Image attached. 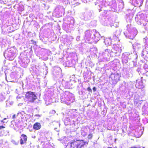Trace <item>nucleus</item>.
I'll use <instances>...</instances> for the list:
<instances>
[{"label":"nucleus","instance_id":"4c0bfd02","mask_svg":"<svg viewBox=\"0 0 148 148\" xmlns=\"http://www.w3.org/2000/svg\"><path fill=\"white\" fill-rule=\"evenodd\" d=\"M12 143L15 145H17L18 144V141H16L14 140H13L12 141Z\"/></svg>","mask_w":148,"mask_h":148},{"label":"nucleus","instance_id":"8fccbe9b","mask_svg":"<svg viewBox=\"0 0 148 148\" xmlns=\"http://www.w3.org/2000/svg\"><path fill=\"white\" fill-rule=\"evenodd\" d=\"M55 130H56L57 132H59V130L57 128H55L54 129Z\"/></svg>","mask_w":148,"mask_h":148},{"label":"nucleus","instance_id":"9b49d317","mask_svg":"<svg viewBox=\"0 0 148 148\" xmlns=\"http://www.w3.org/2000/svg\"><path fill=\"white\" fill-rule=\"evenodd\" d=\"M104 4L105 6L109 5L110 7L112 9V11L116 12L117 11V5L115 0H112L110 2H109L108 0L106 3H105Z\"/></svg>","mask_w":148,"mask_h":148},{"label":"nucleus","instance_id":"5fc2aeb1","mask_svg":"<svg viewBox=\"0 0 148 148\" xmlns=\"http://www.w3.org/2000/svg\"><path fill=\"white\" fill-rule=\"evenodd\" d=\"M32 137L34 138H35V136H33V137Z\"/></svg>","mask_w":148,"mask_h":148},{"label":"nucleus","instance_id":"7c9ffc66","mask_svg":"<svg viewBox=\"0 0 148 148\" xmlns=\"http://www.w3.org/2000/svg\"><path fill=\"white\" fill-rule=\"evenodd\" d=\"M61 71V69L60 67H58L56 68V69H55V71H54L53 73L56 76V74L54 73H56V75H59L60 74V72Z\"/></svg>","mask_w":148,"mask_h":148},{"label":"nucleus","instance_id":"603ef678","mask_svg":"<svg viewBox=\"0 0 148 148\" xmlns=\"http://www.w3.org/2000/svg\"><path fill=\"white\" fill-rule=\"evenodd\" d=\"M15 116H16V115L15 114H14L12 116V119H14L15 118Z\"/></svg>","mask_w":148,"mask_h":148},{"label":"nucleus","instance_id":"a18cd8bd","mask_svg":"<svg viewBox=\"0 0 148 148\" xmlns=\"http://www.w3.org/2000/svg\"><path fill=\"white\" fill-rule=\"evenodd\" d=\"M80 37L79 36H77L76 37V40L77 41H78L79 40H80Z\"/></svg>","mask_w":148,"mask_h":148},{"label":"nucleus","instance_id":"f704fd0d","mask_svg":"<svg viewBox=\"0 0 148 148\" xmlns=\"http://www.w3.org/2000/svg\"><path fill=\"white\" fill-rule=\"evenodd\" d=\"M101 23L103 25H104L108 26L109 23L108 21V19L106 20V22H105V19H103L101 21Z\"/></svg>","mask_w":148,"mask_h":148},{"label":"nucleus","instance_id":"680f3d73","mask_svg":"<svg viewBox=\"0 0 148 148\" xmlns=\"http://www.w3.org/2000/svg\"><path fill=\"white\" fill-rule=\"evenodd\" d=\"M21 112H20V113H21Z\"/></svg>","mask_w":148,"mask_h":148},{"label":"nucleus","instance_id":"9d476101","mask_svg":"<svg viewBox=\"0 0 148 148\" xmlns=\"http://www.w3.org/2000/svg\"><path fill=\"white\" fill-rule=\"evenodd\" d=\"M64 9L61 6H58L55 9L53 14L57 17H61L64 13Z\"/></svg>","mask_w":148,"mask_h":148},{"label":"nucleus","instance_id":"052dcab7","mask_svg":"<svg viewBox=\"0 0 148 148\" xmlns=\"http://www.w3.org/2000/svg\"><path fill=\"white\" fill-rule=\"evenodd\" d=\"M143 133V132L142 133H141V135Z\"/></svg>","mask_w":148,"mask_h":148},{"label":"nucleus","instance_id":"3c124183","mask_svg":"<svg viewBox=\"0 0 148 148\" xmlns=\"http://www.w3.org/2000/svg\"><path fill=\"white\" fill-rule=\"evenodd\" d=\"M35 116L38 117H40L41 116V115L39 114H36Z\"/></svg>","mask_w":148,"mask_h":148},{"label":"nucleus","instance_id":"20e7f679","mask_svg":"<svg viewBox=\"0 0 148 148\" xmlns=\"http://www.w3.org/2000/svg\"><path fill=\"white\" fill-rule=\"evenodd\" d=\"M17 50L14 47L8 48L4 53L5 58L10 60L14 59L16 56Z\"/></svg>","mask_w":148,"mask_h":148},{"label":"nucleus","instance_id":"7ed1b4c3","mask_svg":"<svg viewBox=\"0 0 148 148\" xmlns=\"http://www.w3.org/2000/svg\"><path fill=\"white\" fill-rule=\"evenodd\" d=\"M135 20L138 24L142 26H145L148 22V16L145 14L139 12L136 15Z\"/></svg>","mask_w":148,"mask_h":148},{"label":"nucleus","instance_id":"2eb2a0df","mask_svg":"<svg viewBox=\"0 0 148 148\" xmlns=\"http://www.w3.org/2000/svg\"><path fill=\"white\" fill-rule=\"evenodd\" d=\"M46 50L44 49H41L38 52L37 56H38L40 59L45 61L48 59V58L46 57L45 52Z\"/></svg>","mask_w":148,"mask_h":148},{"label":"nucleus","instance_id":"a19ab883","mask_svg":"<svg viewBox=\"0 0 148 148\" xmlns=\"http://www.w3.org/2000/svg\"><path fill=\"white\" fill-rule=\"evenodd\" d=\"M50 113L51 114H55L56 113V111L55 110H52L50 112Z\"/></svg>","mask_w":148,"mask_h":148},{"label":"nucleus","instance_id":"6ab92c4d","mask_svg":"<svg viewBox=\"0 0 148 148\" xmlns=\"http://www.w3.org/2000/svg\"><path fill=\"white\" fill-rule=\"evenodd\" d=\"M120 77V75L117 73L112 74L111 75V78L114 84H116L119 81Z\"/></svg>","mask_w":148,"mask_h":148},{"label":"nucleus","instance_id":"f3484780","mask_svg":"<svg viewBox=\"0 0 148 148\" xmlns=\"http://www.w3.org/2000/svg\"><path fill=\"white\" fill-rule=\"evenodd\" d=\"M144 0H130V2L134 6L140 7L143 4Z\"/></svg>","mask_w":148,"mask_h":148},{"label":"nucleus","instance_id":"a211bd4d","mask_svg":"<svg viewBox=\"0 0 148 148\" xmlns=\"http://www.w3.org/2000/svg\"><path fill=\"white\" fill-rule=\"evenodd\" d=\"M20 63L21 66L24 68H26L28 65V64L29 62V60L28 59L27 57H25L23 58H21L20 61H19Z\"/></svg>","mask_w":148,"mask_h":148},{"label":"nucleus","instance_id":"4468645a","mask_svg":"<svg viewBox=\"0 0 148 148\" xmlns=\"http://www.w3.org/2000/svg\"><path fill=\"white\" fill-rule=\"evenodd\" d=\"M110 50L106 49L104 51L101 52L100 53L101 56L104 58L103 61H109L110 60Z\"/></svg>","mask_w":148,"mask_h":148},{"label":"nucleus","instance_id":"79ce46f5","mask_svg":"<svg viewBox=\"0 0 148 148\" xmlns=\"http://www.w3.org/2000/svg\"><path fill=\"white\" fill-rule=\"evenodd\" d=\"M92 134H90L88 135V139H91L92 138Z\"/></svg>","mask_w":148,"mask_h":148},{"label":"nucleus","instance_id":"f257e3e1","mask_svg":"<svg viewBox=\"0 0 148 148\" xmlns=\"http://www.w3.org/2000/svg\"><path fill=\"white\" fill-rule=\"evenodd\" d=\"M85 34L84 39L86 42H90L93 40L95 43H97L100 39V34L95 29L86 31Z\"/></svg>","mask_w":148,"mask_h":148},{"label":"nucleus","instance_id":"ea45409f","mask_svg":"<svg viewBox=\"0 0 148 148\" xmlns=\"http://www.w3.org/2000/svg\"><path fill=\"white\" fill-rule=\"evenodd\" d=\"M6 118H4L3 119V120L1 121V123H7V122L8 121H6Z\"/></svg>","mask_w":148,"mask_h":148},{"label":"nucleus","instance_id":"473e14b6","mask_svg":"<svg viewBox=\"0 0 148 148\" xmlns=\"http://www.w3.org/2000/svg\"><path fill=\"white\" fill-rule=\"evenodd\" d=\"M133 47L134 49H139L141 48V45L137 43H135L133 45Z\"/></svg>","mask_w":148,"mask_h":148},{"label":"nucleus","instance_id":"c756f323","mask_svg":"<svg viewBox=\"0 0 148 148\" xmlns=\"http://www.w3.org/2000/svg\"><path fill=\"white\" fill-rule=\"evenodd\" d=\"M106 45H111V40L110 38H106L104 41Z\"/></svg>","mask_w":148,"mask_h":148},{"label":"nucleus","instance_id":"b1692460","mask_svg":"<svg viewBox=\"0 0 148 148\" xmlns=\"http://www.w3.org/2000/svg\"><path fill=\"white\" fill-rule=\"evenodd\" d=\"M63 84L64 85L65 87L66 88H72V84L71 82H63Z\"/></svg>","mask_w":148,"mask_h":148},{"label":"nucleus","instance_id":"393cba45","mask_svg":"<svg viewBox=\"0 0 148 148\" xmlns=\"http://www.w3.org/2000/svg\"><path fill=\"white\" fill-rule=\"evenodd\" d=\"M45 101H46V103L47 104H50L51 103L54 102L50 96H47L45 98Z\"/></svg>","mask_w":148,"mask_h":148},{"label":"nucleus","instance_id":"09e8293b","mask_svg":"<svg viewBox=\"0 0 148 148\" xmlns=\"http://www.w3.org/2000/svg\"><path fill=\"white\" fill-rule=\"evenodd\" d=\"M92 89L94 92H95L96 90V88L95 87H93Z\"/></svg>","mask_w":148,"mask_h":148},{"label":"nucleus","instance_id":"864d4df0","mask_svg":"<svg viewBox=\"0 0 148 148\" xmlns=\"http://www.w3.org/2000/svg\"><path fill=\"white\" fill-rule=\"evenodd\" d=\"M32 69V68H31L30 69V71H31V69Z\"/></svg>","mask_w":148,"mask_h":148},{"label":"nucleus","instance_id":"c85d7f7f","mask_svg":"<svg viewBox=\"0 0 148 148\" xmlns=\"http://www.w3.org/2000/svg\"><path fill=\"white\" fill-rule=\"evenodd\" d=\"M108 0H97V3H99V5L104 6V4L106 3Z\"/></svg>","mask_w":148,"mask_h":148},{"label":"nucleus","instance_id":"49530a36","mask_svg":"<svg viewBox=\"0 0 148 148\" xmlns=\"http://www.w3.org/2000/svg\"><path fill=\"white\" fill-rule=\"evenodd\" d=\"M146 5L148 8V0H147L146 1Z\"/></svg>","mask_w":148,"mask_h":148},{"label":"nucleus","instance_id":"39448f33","mask_svg":"<svg viewBox=\"0 0 148 148\" xmlns=\"http://www.w3.org/2000/svg\"><path fill=\"white\" fill-rule=\"evenodd\" d=\"M131 25L128 24L127 26V29L124 34L127 38L132 39L137 33V30L135 27H131Z\"/></svg>","mask_w":148,"mask_h":148},{"label":"nucleus","instance_id":"dca6fc26","mask_svg":"<svg viewBox=\"0 0 148 148\" xmlns=\"http://www.w3.org/2000/svg\"><path fill=\"white\" fill-rule=\"evenodd\" d=\"M121 30L120 29L116 30L112 35V39L116 41H119V37L121 34Z\"/></svg>","mask_w":148,"mask_h":148},{"label":"nucleus","instance_id":"13d9d810","mask_svg":"<svg viewBox=\"0 0 148 148\" xmlns=\"http://www.w3.org/2000/svg\"><path fill=\"white\" fill-rule=\"evenodd\" d=\"M40 39L41 40H43L41 38H40Z\"/></svg>","mask_w":148,"mask_h":148},{"label":"nucleus","instance_id":"c03bdc74","mask_svg":"<svg viewBox=\"0 0 148 148\" xmlns=\"http://www.w3.org/2000/svg\"><path fill=\"white\" fill-rule=\"evenodd\" d=\"M87 90L89 92H92V90L89 87H88V88L87 89Z\"/></svg>","mask_w":148,"mask_h":148},{"label":"nucleus","instance_id":"423d86ee","mask_svg":"<svg viewBox=\"0 0 148 148\" xmlns=\"http://www.w3.org/2000/svg\"><path fill=\"white\" fill-rule=\"evenodd\" d=\"M137 57L138 56L136 53H134L133 54H130L129 53H124L122 54V62L123 64H125L130 60H132L133 61L137 59Z\"/></svg>","mask_w":148,"mask_h":148},{"label":"nucleus","instance_id":"aec40b11","mask_svg":"<svg viewBox=\"0 0 148 148\" xmlns=\"http://www.w3.org/2000/svg\"><path fill=\"white\" fill-rule=\"evenodd\" d=\"M0 136H6L9 133V131L3 126H0Z\"/></svg>","mask_w":148,"mask_h":148},{"label":"nucleus","instance_id":"f8f14e48","mask_svg":"<svg viewBox=\"0 0 148 148\" xmlns=\"http://www.w3.org/2000/svg\"><path fill=\"white\" fill-rule=\"evenodd\" d=\"M26 98L27 99L28 101L31 102H34L37 99L36 95L35 92L31 91L26 92L25 95Z\"/></svg>","mask_w":148,"mask_h":148},{"label":"nucleus","instance_id":"1a4fd4ad","mask_svg":"<svg viewBox=\"0 0 148 148\" xmlns=\"http://www.w3.org/2000/svg\"><path fill=\"white\" fill-rule=\"evenodd\" d=\"M74 23V18L73 17H71L70 22L69 23L64 24L63 26V29L67 33L70 32L71 30L73 29Z\"/></svg>","mask_w":148,"mask_h":148},{"label":"nucleus","instance_id":"72a5a7b5","mask_svg":"<svg viewBox=\"0 0 148 148\" xmlns=\"http://www.w3.org/2000/svg\"><path fill=\"white\" fill-rule=\"evenodd\" d=\"M148 54V52L146 51L145 49H143L141 53V56L143 57H145Z\"/></svg>","mask_w":148,"mask_h":148},{"label":"nucleus","instance_id":"37998d69","mask_svg":"<svg viewBox=\"0 0 148 148\" xmlns=\"http://www.w3.org/2000/svg\"><path fill=\"white\" fill-rule=\"evenodd\" d=\"M71 116H73V118H75L77 117V114L76 113H74L72 115H71Z\"/></svg>","mask_w":148,"mask_h":148},{"label":"nucleus","instance_id":"c9c22d12","mask_svg":"<svg viewBox=\"0 0 148 148\" xmlns=\"http://www.w3.org/2000/svg\"><path fill=\"white\" fill-rule=\"evenodd\" d=\"M53 124H55L58 127H60V123L59 122H58L57 121V122H56L55 121H54Z\"/></svg>","mask_w":148,"mask_h":148},{"label":"nucleus","instance_id":"6e6552de","mask_svg":"<svg viewBox=\"0 0 148 148\" xmlns=\"http://www.w3.org/2000/svg\"><path fill=\"white\" fill-rule=\"evenodd\" d=\"M123 47L121 44H114L111 50H110V56L113 57L116 56L118 52L121 53Z\"/></svg>","mask_w":148,"mask_h":148},{"label":"nucleus","instance_id":"cd10ccee","mask_svg":"<svg viewBox=\"0 0 148 148\" xmlns=\"http://www.w3.org/2000/svg\"><path fill=\"white\" fill-rule=\"evenodd\" d=\"M71 120L68 117L66 118L64 120V123L65 125L66 126L68 125H70L71 123H70Z\"/></svg>","mask_w":148,"mask_h":148},{"label":"nucleus","instance_id":"de8ad7c7","mask_svg":"<svg viewBox=\"0 0 148 148\" xmlns=\"http://www.w3.org/2000/svg\"><path fill=\"white\" fill-rule=\"evenodd\" d=\"M31 42H32V43L34 44V45H36V42L35 41H34L33 40H32L31 41Z\"/></svg>","mask_w":148,"mask_h":148},{"label":"nucleus","instance_id":"e433bc0d","mask_svg":"<svg viewBox=\"0 0 148 148\" xmlns=\"http://www.w3.org/2000/svg\"><path fill=\"white\" fill-rule=\"evenodd\" d=\"M79 1L75 3V5H77L81 3V2H82V0H78Z\"/></svg>","mask_w":148,"mask_h":148},{"label":"nucleus","instance_id":"a878e982","mask_svg":"<svg viewBox=\"0 0 148 148\" xmlns=\"http://www.w3.org/2000/svg\"><path fill=\"white\" fill-rule=\"evenodd\" d=\"M41 126L40 123H36L33 125V128L35 130H37L40 129L41 127Z\"/></svg>","mask_w":148,"mask_h":148},{"label":"nucleus","instance_id":"58836bf2","mask_svg":"<svg viewBox=\"0 0 148 148\" xmlns=\"http://www.w3.org/2000/svg\"><path fill=\"white\" fill-rule=\"evenodd\" d=\"M82 134L84 136H85L87 134L85 132L84 130H82L81 131Z\"/></svg>","mask_w":148,"mask_h":148},{"label":"nucleus","instance_id":"4be33fe9","mask_svg":"<svg viewBox=\"0 0 148 148\" xmlns=\"http://www.w3.org/2000/svg\"><path fill=\"white\" fill-rule=\"evenodd\" d=\"M135 86L137 88H143V85L142 80L138 79L137 80Z\"/></svg>","mask_w":148,"mask_h":148},{"label":"nucleus","instance_id":"5701e85b","mask_svg":"<svg viewBox=\"0 0 148 148\" xmlns=\"http://www.w3.org/2000/svg\"><path fill=\"white\" fill-rule=\"evenodd\" d=\"M143 99H142V97L140 96H139L138 94H136L135 95L134 97V102L138 103L140 101H143Z\"/></svg>","mask_w":148,"mask_h":148},{"label":"nucleus","instance_id":"ddd939ff","mask_svg":"<svg viewBox=\"0 0 148 148\" xmlns=\"http://www.w3.org/2000/svg\"><path fill=\"white\" fill-rule=\"evenodd\" d=\"M92 17V12L90 11H86L82 12L80 15V18L85 21L89 20Z\"/></svg>","mask_w":148,"mask_h":148},{"label":"nucleus","instance_id":"f03ea898","mask_svg":"<svg viewBox=\"0 0 148 148\" xmlns=\"http://www.w3.org/2000/svg\"><path fill=\"white\" fill-rule=\"evenodd\" d=\"M60 99L62 103L69 105L74 100L73 95L68 91H66L60 94Z\"/></svg>","mask_w":148,"mask_h":148},{"label":"nucleus","instance_id":"0eeeda50","mask_svg":"<svg viewBox=\"0 0 148 148\" xmlns=\"http://www.w3.org/2000/svg\"><path fill=\"white\" fill-rule=\"evenodd\" d=\"M85 143L83 140H77L73 142H69L66 148H81L84 146Z\"/></svg>","mask_w":148,"mask_h":148},{"label":"nucleus","instance_id":"412c9836","mask_svg":"<svg viewBox=\"0 0 148 148\" xmlns=\"http://www.w3.org/2000/svg\"><path fill=\"white\" fill-rule=\"evenodd\" d=\"M20 138V144L22 145L23 144H25L27 140V136L25 134H23L21 135V137Z\"/></svg>","mask_w":148,"mask_h":148},{"label":"nucleus","instance_id":"4d7b16f0","mask_svg":"<svg viewBox=\"0 0 148 148\" xmlns=\"http://www.w3.org/2000/svg\"><path fill=\"white\" fill-rule=\"evenodd\" d=\"M20 112H19L18 113L17 115Z\"/></svg>","mask_w":148,"mask_h":148},{"label":"nucleus","instance_id":"bb28decb","mask_svg":"<svg viewBox=\"0 0 148 148\" xmlns=\"http://www.w3.org/2000/svg\"><path fill=\"white\" fill-rule=\"evenodd\" d=\"M124 3L122 0H120L118 7H117V10H121L124 8Z\"/></svg>","mask_w":148,"mask_h":148},{"label":"nucleus","instance_id":"bf43d9fd","mask_svg":"<svg viewBox=\"0 0 148 148\" xmlns=\"http://www.w3.org/2000/svg\"><path fill=\"white\" fill-rule=\"evenodd\" d=\"M122 131H123V129L122 130Z\"/></svg>","mask_w":148,"mask_h":148},{"label":"nucleus","instance_id":"2f4dec72","mask_svg":"<svg viewBox=\"0 0 148 148\" xmlns=\"http://www.w3.org/2000/svg\"><path fill=\"white\" fill-rule=\"evenodd\" d=\"M5 102L6 103V107L11 106L13 103V102L12 101H6Z\"/></svg>","mask_w":148,"mask_h":148},{"label":"nucleus","instance_id":"6e6d98bb","mask_svg":"<svg viewBox=\"0 0 148 148\" xmlns=\"http://www.w3.org/2000/svg\"><path fill=\"white\" fill-rule=\"evenodd\" d=\"M57 84V83H56L55 84V85H56Z\"/></svg>","mask_w":148,"mask_h":148}]
</instances>
